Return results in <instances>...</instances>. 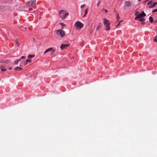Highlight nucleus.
Returning a JSON list of instances; mask_svg holds the SVG:
<instances>
[{
  "label": "nucleus",
  "mask_w": 157,
  "mask_h": 157,
  "mask_svg": "<svg viewBox=\"0 0 157 157\" xmlns=\"http://www.w3.org/2000/svg\"><path fill=\"white\" fill-rule=\"evenodd\" d=\"M103 19V23L104 25H105L106 30H109L110 29V27H109L110 24L109 23V21L108 20L105 19V18H104Z\"/></svg>",
  "instance_id": "f257e3e1"
},
{
  "label": "nucleus",
  "mask_w": 157,
  "mask_h": 157,
  "mask_svg": "<svg viewBox=\"0 0 157 157\" xmlns=\"http://www.w3.org/2000/svg\"><path fill=\"white\" fill-rule=\"evenodd\" d=\"M75 26L76 27L77 29H81L83 26L84 25L80 21H77L75 24Z\"/></svg>",
  "instance_id": "f03ea898"
},
{
  "label": "nucleus",
  "mask_w": 157,
  "mask_h": 157,
  "mask_svg": "<svg viewBox=\"0 0 157 157\" xmlns=\"http://www.w3.org/2000/svg\"><path fill=\"white\" fill-rule=\"evenodd\" d=\"M56 33L57 35L61 36V37H63L65 35L64 31L61 29L57 30Z\"/></svg>",
  "instance_id": "7ed1b4c3"
},
{
  "label": "nucleus",
  "mask_w": 157,
  "mask_h": 157,
  "mask_svg": "<svg viewBox=\"0 0 157 157\" xmlns=\"http://www.w3.org/2000/svg\"><path fill=\"white\" fill-rule=\"evenodd\" d=\"M146 16V14L143 11L141 13L137 15L136 17L135 18V20H136L142 17H145Z\"/></svg>",
  "instance_id": "20e7f679"
},
{
  "label": "nucleus",
  "mask_w": 157,
  "mask_h": 157,
  "mask_svg": "<svg viewBox=\"0 0 157 157\" xmlns=\"http://www.w3.org/2000/svg\"><path fill=\"white\" fill-rule=\"evenodd\" d=\"M36 4V1L33 0L28 2L27 3V6H34Z\"/></svg>",
  "instance_id": "39448f33"
},
{
  "label": "nucleus",
  "mask_w": 157,
  "mask_h": 157,
  "mask_svg": "<svg viewBox=\"0 0 157 157\" xmlns=\"http://www.w3.org/2000/svg\"><path fill=\"white\" fill-rule=\"evenodd\" d=\"M70 45V44H61L60 47V48L61 50L65 49L67 47Z\"/></svg>",
  "instance_id": "423d86ee"
},
{
  "label": "nucleus",
  "mask_w": 157,
  "mask_h": 157,
  "mask_svg": "<svg viewBox=\"0 0 157 157\" xmlns=\"http://www.w3.org/2000/svg\"><path fill=\"white\" fill-rule=\"evenodd\" d=\"M124 9H125L124 7H129L131 5V4L130 2L129 1H125L124 2Z\"/></svg>",
  "instance_id": "0eeeda50"
},
{
  "label": "nucleus",
  "mask_w": 157,
  "mask_h": 157,
  "mask_svg": "<svg viewBox=\"0 0 157 157\" xmlns=\"http://www.w3.org/2000/svg\"><path fill=\"white\" fill-rule=\"evenodd\" d=\"M51 50H52V53L54 52L55 51V50L53 49L52 48H50L46 50V51L44 52V54H45L46 53L48 52H49Z\"/></svg>",
  "instance_id": "6e6552de"
},
{
  "label": "nucleus",
  "mask_w": 157,
  "mask_h": 157,
  "mask_svg": "<svg viewBox=\"0 0 157 157\" xmlns=\"http://www.w3.org/2000/svg\"><path fill=\"white\" fill-rule=\"evenodd\" d=\"M153 2L152 1H149L147 4V5L148 6V7L149 8H151L153 7H150V6L153 5Z\"/></svg>",
  "instance_id": "1a4fd4ad"
},
{
  "label": "nucleus",
  "mask_w": 157,
  "mask_h": 157,
  "mask_svg": "<svg viewBox=\"0 0 157 157\" xmlns=\"http://www.w3.org/2000/svg\"><path fill=\"white\" fill-rule=\"evenodd\" d=\"M0 68L1 69V71H5L6 70V69L5 68V67L4 66H1L0 67Z\"/></svg>",
  "instance_id": "9d476101"
},
{
  "label": "nucleus",
  "mask_w": 157,
  "mask_h": 157,
  "mask_svg": "<svg viewBox=\"0 0 157 157\" xmlns=\"http://www.w3.org/2000/svg\"><path fill=\"white\" fill-rule=\"evenodd\" d=\"M149 20L150 23H152L153 21V18L151 17H149Z\"/></svg>",
  "instance_id": "9b49d317"
},
{
  "label": "nucleus",
  "mask_w": 157,
  "mask_h": 157,
  "mask_svg": "<svg viewBox=\"0 0 157 157\" xmlns=\"http://www.w3.org/2000/svg\"><path fill=\"white\" fill-rule=\"evenodd\" d=\"M22 69V68L19 67H16L14 68V70H20Z\"/></svg>",
  "instance_id": "f8f14e48"
},
{
  "label": "nucleus",
  "mask_w": 157,
  "mask_h": 157,
  "mask_svg": "<svg viewBox=\"0 0 157 157\" xmlns=\"http://www.w3.org/2000/svg\"><path fill=\"white\" fill-rule=\"evenodd\" d=\"M88 9H86L85 11V13L84 15L83 16L84 17H85L86 16V15L87 14V13H88Z\"/></svg>",
  "instance_id": "ddd939ff"
},
{
  "label": "nucleus",
  "mask_w": 157,
  "mask_h": 157,
  "mask_svg": "<svg viewBox=\"0 0 157 157\" xmlns=\"http://www.w3.org/2000/svg\"><path fill=\"white\" fill-rule=\"evenodd\" d=\"M34 56V55H29L28 56V57L29 58H31L33 57Z\"/></svg>",
  "instance_id": "4468645a"
},
{
  "label": "nucleus",
  "mask_w": 157,
  "mask_h": 157,
  "mask_svg": "<svg viewBox=\"0 0 157 157\" xmlns=\"http://www.w3.org/2000/svg\"><path fill=\"white\" fill-rule=\"evenodd\" d=\"M138 19H139V21H141V22L144 21L145 20V19H144V18H140Z\"/></svg>",
  "instance_id": "2eb2a0df"
},
{
  "label": "nucleus",
  "mask_w": 157,
  "mask_h": 157,
  "mask_svg": "<svg viewBox=\"0 0 157 157\" xmlns=\"http://www.w3.org/2000/svg\"><path fill=\"white\" fill-rule=\"evenodd\" d=\"M68 13L67 12L66 13L64 16V17L62 18L63 19H64L68 15Z\"/></svg>",
  "instance_id": "dca6fc26"
},
{
  "label": "nucleus",
  "mask_w": 157,
  "mask_h": 157,
  "mask_svg": "<svg viewBox=\"0 0 157 157\" xmlns=\"http://www.w3.org/2000/svg\"><path fill=\"white\" fill-rule=\"evenodd\" d=\"M16 43L17 46H19L20 43L17 40H16Z\"/></svg>",
  "instance_id": "f3484780"
},
{
  "label": "nucleus",
  "mask_w": 157,
  "mask_h": 157,
  "mask_svg": "<svg viewBox=\"0 0 157 157\" xmlns=\"http://www.w3.org/2000/svg\"><path fill=\"white\" fill-rule=\"evenodd\" d=\"M157 4V2H155L154 3H153V5L150 6V7H154L155 6L156 4Z\"/></svg>",
  "instance_id": "a211bd4d"
},
{
  "label": "nucleus",
  "mask_w": 157,
  "mask_h": 157,
  "mask_svg": "<svg viewBox=\"0 0 157 157\" xmlns=\"http://www.w3.org/2000/svg\"><path fill=\"white\" fill-rule=\"evenodd\" d=\"M154 40L155 42H157V35L155 36L154 39Z\"/></svg>",
  "instance_id": "6ab92c4d"
},
{
  "label": "nucleus",
  "mask_w": 157,
  "mask_h": 157,
  "mask_svg": "<svg viewBox=\"0 0 157 157\" xmlns=\"http://www.w3.org/2000/svg\"><path fill=\"white\" fill-rule=\"evenodd\" d=\"M101 1L99 0L98 1V2L97 3V6L98 7L99 5L101 3Z\"/></svg>",
  "instance_id": "aec40b11"
},
{
  "label": "nucleus",
  "mask_w": 157,
  "mask_h": 157,
  "mask_svg": "<svg viewBox=\"0 0 157 157\" xmlns=\"http://www.w3.org/2000/svg\"><path fill=\"white\" fill-rule=\"evenodd\" d=\"M60 25L64 27L65 26V25L63 23L61 22L60 23Z\"/></svg>",
  "instance_id": "412c9836"
},
{
  "label": "nucleus",
  "mask_w": 157,
  "mask_h": 157,
  "mask_svg": "<svg viewBox=\"0 0 157 157\" xmlns=\"http://www.w3.org/2000/svg\"><path fill=\"white\" fill-rule=\"evenodd\" d=\"M63 10H60L59 11V14H60V13H63Z\"/></svg>",
  "instance_id": "4be33fe9"
},
{
  "label": "nucleus",
  "mask_w": 157,
  "mask_h": 157,
  "mask_svg": "<svg viewBox=\"0 0 157 157\" xmlns=\"http://www.w3.org/2000/svg\"><path fill=\"white\" fill-rule=\"evenodd\" d=\"M117 21H118L120 18V17L118 15H117Z\"/></svg>",
  "instance_id": "5701e85b"
},
{
  "label": "nucleus",
  "mask_w": 157,
  "mask_h": 157,
  "mask_svg": "<svg viewBox=\"0 0 157 157\" xmlns=\"http://www.w3.org/2000/svg\"><path fill=\"white\" fill-rule=\"evenodd\" d=\"M31 62V60L30 59H27L26 60L27 62L30 63Z\"/></svg>",
  "instance_id": "b1692460"
},
{
  "label": "nucleus",
  "mask_w": 157,
  "mask_h": 157,
  "mask_svg": "<svg viewBox=\"0 0 157 157\" xmlns=\"http://www.w3.org/2000/svg\"><path fill=\"white\" fill-rule=\"evenodd\" d=\"M86 6V5L85 4H83L82 5V6H81V8H83L85 6Z\"/></svg>",
  "instance_id": "393cba45"
},
{
  "label": "nucleus",
  "mask_w": 157,
  "mask_h": 157,
  "mask_svg": "<svg viewBox=\"0 0 157 157\" xmlns=\"http://www.w3.org/2000/svg\"><path fill=\"white\" fill-rule=\"evenodd\" d=\"M157 12V9H155L152 11L153 13Z\"/></svg>",
  "instance_id": "a878e982"
},
{
  "label": "nucleus",
  "mask_w": 157,
  "mask_h": 157,
  "mask_svg": "<svg viewBox=\"0 0 157 157\" xmlns=\"http://www.w3.org/2000/svg\"><path fill=\"white\" fill-rule=\"evenodd\" d=\"M18 63V62L16 60L14 62V63L16 64H17Z\"/></svg>",
  "instance_id": "bb28decb"
},
{
  "label": "nucleus",
  "mask_w": 157,
  "mask_h": 157,
  "mask_svg": "<svg viewBox=\"0 0 157 157\" xmlns=\"http://www.w3.org/2000/svg\"><path fill=\"white\" fill-rule=\"evenodd\" d=\"M25 58V56H21V58H20V59H24Z\"/></svg>",
  "instance_id": "cd10ccee"
},
{
  "label": "nucleus",
  "mask_w": 157,
  "mask_h": 157,
  "mask_svg": "<svg viewBox=\"0 0 157 157\" xmlns=\"http://www.w3.org/2000/svg\"><path fill=\"white\" fill-rule=\"evenodd\" d=\"M142 24L143 25H144L145 24V22H144V21H142Z\"/></svg>",
  "instance_id": "c85d7f7f"
},
{
  "label": "nucleus",
  "mask_w": 157,
  "mask_h": 157,
  "mask_svg": "<svg viewBox=\"0 0 157 157\" xmlns=\"http://www.w3.org/2000/svg\"><path fill=\"white\" fill-rule=\"evenodd\" d=\"M120 23H119L118 24L116 25V27H117V26H119L120 25Z\"/></svg>",
  "instance_id": "c756f323"
},
{
  "label": "nucleus",
  "mask_w": 157,
  "mask_h": 157,
  "mask_svg": "<svg viewBox=\"0 0 157 157\" xmlns=\"http://www.w3.org/2000/svg\"><path fill=\"white\" fill-rule=\"evenodd\" d=\"M20 59H18L17 60V61L19 63V62L20 61Z\"/></svg>",
  "instance_id": "7c9ffc66"
},
{
  "label": "nucleus",
  "mask_w": 157,
  "mask_h": 157,
  "mask_svg": "<svg viewBox=\"0 0 157 157\" xmlns=\"http://www.w3.org/2000/svg\"><path fill=\"white\" fill-rule=\"evenodd\" d=\"M105 11L106 13H107L108 12V10H105Z\"/></svg>",
  "instance_id": "2f4dec72"
},
{
  "label": "nucleus",
  "mask_w": 157,
  "mask_h": 157,
  "mask_svg": "<svg viewBox=\"0 0 157 157\" xmlns=\"http://www.w3.org/2000/svg\"><path fill=\"white\" fill-rule=\"evenodd\" d=\"M12 67H9V70H12Z\"/></svg>",
  "instance_id": "473e14b6"
},
{
  "label": "nucleus",
  "mask_w": 157,
  "mask_h": 157,
  "mask_svg": "<svg viewBox=\"0 0 157 157\" xmlns=\"http://www.w3.org/2000/svg\"><path fill=\"white\" fill-rule=\"evenodd\" d=\"M122 21H120L119 22V23H120L121 22H122Z\"/></svg>",
  "instance_id": "72a5a7b5"
},
{
  "label": "nucleus",
  "mask_w": 157,
  "mask_h": 157,
  "mask_svg": "<svg viewBox=\"0 0 157 157\" xmlns=\"http://www.w3.org/2000/svg\"><path fill=\"white\" fill-rule=\"evenodd\" d=\"M136 13H139V12H138V11H137V12H136Z\"/></svg>",
  "instance_id": "f704fd0d"
},
{
  "label": "nucleus",
  "mask_w": 157,
  "mask_h": 157,
  "mask_svg": "<svg viewBox=\"0 0 157 157\" xmlns=\"http://www.w3.org/2000/svg\"><path fill=\"white\" fill-rule=\"evenodd\" d=\"M139 2H140L141 0H138Z\"/></svg>",
  "instance_id": "c9c22d12"
},
{
  "label": "nucleus",
  "mask_w": 157,
  "mask_h": 157,
  "mask_svg": "<svg viewBox=\"0 0 157 157\" xmlns=\"http://www.w3.org/2000/svg\"><path fill=\"white\" fill-rule=\"evenodd\" d=\"M115 11V9H114V11Z\"/></svg>",
  "instance_id": "e433bc0d"
},
{
  "label": "nucleus",
  "mask_w": 157,
  "mask_h": 157,
  "mask_svg": "<svg viewBox=\"0 0 157 157\" xmlns=\"http://www.w3.org/2000/svg\"><path fill=\"white\" fill-rule=\"evenodd\" d=\"M26 63H25V65H26Z\"/></svg>",
  "instance_id": "4c0bfd02"
}]
</instances>
